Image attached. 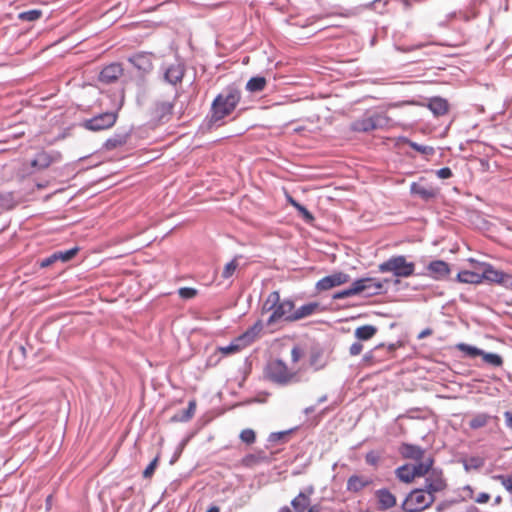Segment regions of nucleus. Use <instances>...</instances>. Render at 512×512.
Returning <instances> with one entry per match:
<instances>
[{
  "instance_id": "f257e3e1",
  "label": "nucleus",
  "mask_w": 512,
  "mask_h": 512,
  "mask_svg": "<svg viewBox=\"0 0 512 512\" xmlns=\"http://www.w3.org/2000/svg\"><path fill=\"white\" fill-rule=\"evenodd\" d=\"M241 99V91L235 85L225 87L213 100L210 109V124H216L229 116Z\"/></svg>"
},
{
  "instance_id": "f03ea898",
  "label": "nucleus",
  "mask_w": 512,
  "mask_h": 512,
  "mask_svg": "<svg viewBox=\"0 0 512 512\" xmlns=\"http://www.w3.org/2000/svg\"><path fill=\"white\" fill-rule=\"evenodd\" d=\"M265 377L279 386H286L298 381L297 373L290 371L281 359H274L266 365Z\"/></svg>"
},
{
  "instance_id": "7ed1b4c3",
  "label": "nucleus",
  "mask_w": 512,
  "mask_h": 512,
  "mask_svg": "<svg viewBox=\"0 0 512 512\" xmlns=\"http://www.w3.org/2000/svg\"><path fill=\"white\" fill-rule=\"evenodd\" d=\"M124 103V91L120 92V102L115 111L103 112L93 116L90 119H85L80 126L86 130L98 132L113 127L118 118V110L121 109Z\"/></svg>"
},
{
  "instance_id": "20e7f679",
  "label": "nucleus",
  "mask_w": 512,
  "mask_h": 512,
  "mask_svg": "<svg viewBox=\"0 0 512 512\" xmlns=\"http://www.w3.org/2000/svg\"><path fill=\"white\" fill-rule=\"evenodd\" d=\"M379 271L391 272L397 278H408L414 274L415 263L407 261L404 255L392 256L379 264Z\"/></svg>"
},
{
  "instance_id": "39448f33",
  "label": "nucleus",
  "mask_w": 512,
  "mask_h": 512,
  "mask_svg": "<svg viewBox=\"0 0 512 512\" xmlns=\"http://www.w3.org/2000/svg\"><path fill=\"white\" fill-rule=\"evenodd\" d=\"M434 501V495H429L424 488H416L405 497L401 509L405 512H421L430 507Z\"/></svg>"
},
{
  "instance_id": "423d86ee",
  "label": "nucleus",
  "mask_w": 512,
  "mask_h": 512,
  "mask_svg": "<svg viewBox=\"0 0 512 512\" xmlns=\"http://www.w3.org/2000/svg\"><path fill=\"white\" fill-rule=\"evenodd\" d=\"M294 309L295 303L291 298L281 299L279 297L275 310L268 317L266 325L272 326L281 320L285 322H294V319H292Z\"/></svg>"
},
{
  "instance_id": "0eeeda50",
  "label": "nucleus",
  "mask_w": 512,
  "mask_h": 512,
  "mask_svg": "<svg viewBox=\"0 0 512 512\" xmlns=\"http://www.w3.org/2000/svg\"><path fill=\"white\" fill-rule=\"evenodd\" d=\"M468 261L475 269L479 270L481 283L487 282L489 284H497L500 286L506 272L495 269L490 263L481 262L474 258H470Z\"/></svg>"
},
{
  "instance_id": "6e6552de",
  "label": "nucleus",
  "mask_w": 512,
  "mask_h": 512,
  "mask_svg": "<svg viewBox=\"0 0 512 512\" xmlns=\"http://www.w3.org/2000/svg\"><path fill=\"white\" fill-rule=\"evenodd\" d=\"M163 80L173 86L181 84L185 75V64L180 60L176 59L174 63L163 65Z\"/></svg>"
},
{
  "instance_id": "1a4fd4ad",
  "label": "nucleus",
  "mask_w": 512,
  "mask_h": 512,
  "mask_svg": "<svg viewBox=\"0 0 512 512\" xmlns=\"http://www.w3.org/2000/svg\"><path fill=\"white\" fill-rule=\"evenodd\" d=\"M388 279L380 280L378 278L366 277L355 280V284L361 285L360 294H364L367 297L381 294L386 291L384 284L388 283Z\"/></svg>"
},
{
  "instance_id": "9d476101",
  "label": "nucleus",
  "mask_w": 512,
  "mask_h": 512,
  "mask_svg": "<svg viewBox=\"0 0 512 512\" xmlns=\"http://www.w3.org/2000/svg\"><path fill=\"white\" fill-rule=\"evenodd\" d=\"M350 281V276L344 272H335L327 275L317 281L315 288L317 291H327Z\"/></svg>"
},
{
  "instance_id": "9b49d317",
  "label": "nucleus",
  "mask_w": 512,
  "mask_h": 512,
  "mask_svg": "<svg viewBox=\"0 0 512 512\" xmlns=\"http://www.w3.org/2000/svg\"><path fill=\"white\" fill-rule=\"evenodd\" d=\"M152 54L147 52H138L128 58V62L135 67L141 75L150 73L153 69L151 59Z\"/></svg>"
},
{
  "instance_id": "f8f14e48",
  "label": "nucleus",
  "mask_w": 512,
  "mask_h": 512,
  "mask_svg": "<svg viewBox=\"0 0 512 512\" xmlns=\"http://www.w3.org/2000/svg\"><path fill=\"white\" fill-rule=\"evenodd\" d=\"M446 486L447 483L442 476V472L436 469H432L429 476L425 478L424 489L429 495H434L436 492L443 491Z\"/></svg>"
},
{
  "instance_id": "ddd939ff",
  "label": "nucleus",
  "mask_w": 512,
  "mask_h": 512,
  "mask_svg": "<svg viewBox=\"0 0 512 512\" xmlns=\"http://www.w3.org/2000/svg\"><path fill=\"white\" fill-rule=\"evenodd\" d=\"M78 251L79 248L76 246L65 251H56L53 254L49 255L48 257L43 258L40 261L39 265L41 268H46L51 266L56 261H62L64 263L68 262L77 255Z\"/></svg>"
},
{
  "instance_id": "4468645a",
  "label": "nucleus",
  "mask_w": 512,
  "mask_h": 512,
  "mask_svg": "<svg viewBox=\"0 0 512 512\" xmlns=\"http://www.w3.org/2000/svg\"><path fill=\"white\" fill-rule=\"evenodd\" d=\"M123 74V68L120 63L114 62L105 66L99 73L98 80L102 84H112L116 82Z\"/></svg>"
},
{
  "instance_id": "2eb2a0df",
  "label": "nucleus",
  "mask_w": 512,
  "mask_h": 512,
  "mask_svg": "<svg viewBox=\"0 0 512 512\" xmlns=\"http://www.w3.org/2000/svg\"><path fill=\"white\" fill-rule=\"evenodd\" d=\"M428 276L437 281L445 280L450 272V266L443 260H433L427 265Z\"/></svg>"
},
{
  "instance_id": "dca6fc26",
  "label": "nucleus",
  "mask_w": 512,
  "mask_h": 512,
  "mask_svg": "<svg viewBox=\"0 0 512 512\" xmlns=\"http://www.w3.org/2000/svg\"><path fill=\"white\" fill-rule=\"evenodd\" d=\"M315 488L313 485H308L299 494L292 499L291 505L295 512H306L310 505V497L314 494Z\"/></svg>"
},
{
  "instance_id": "f3484780",
  "label": "nucleus",
  "mask_w": 512,
  "mask_h": 512,
  "mask_svg": "<svg viewBox=\"0 0 512 512\" xmlns=\"http://www.w3.org/2000/svg\"><path fill=\"white\" fill-rule=\"evenodd\" d=\"M174 103L169 101H156L150 111V116L153 120L163 122L172 114Z\"/></svg>"
},
{
  "instance_id": "a211bd4d",
  "label": "nucleus",
  "mask_w": 512,
  "mask_h": 512,
  "mask_svg": "<svg viewBox=\"0 0 512 512\" xmlns=\"http://www.w3.org/2000/svg\"><path fill=\"white\" fill-rule=\"evenodd\" d=\"M373 130H382L390 126L391 119L381 110H371L366 112Z\"/></svg>"
},
{
  "instance_id": "6ab92c4d",
  "label": "nucleus",
  "mask_w": 512,
  "mask_h": 512,
  "mask_svg": "<svg viewBox=\"0 0 512 512\" xmlns=\"http://www.w3.org/2000/svg\"><path fill=\"white\" fill-rule=\"evenodd\" d=\"M398 451L404 459L415 461H420L425 453V450L421 446L410 443H402Z\"/></svg>"
},
{
  "instance_id": "aec40b11",
  "label": "nucleus",
  "mask_w": 512,
  "mask_h": 512,
  "mask_svg": "<svg viewBox=\"0 0 512 512\" xmlns=\"http://www.w3.org/2000/svg\"><path fill=\"white\" fill-rule=\"evenodd\" d=\"M410 194L414 197H418L423 201L428 202L436 198L438 191L434 189L432 186L425 187L417 182H412L410 185Z\"/></svg>"
},
{
  "instance_id": "412c9836",
  "label": "nucleus",
  "mask_w": 512,
  "mask_h": 512,
  "mask_svg": "<svg viewBox=\"0 0 512 512\" xmlns=\"http://www.w3.org/2000/svg\"><path fill=\"white\" fill-rule=\"evenodd\" d=\"M130 134L131 130H117L104 142L103 148L110 151L126 144Z\"/></svg>"
},
{
  "instance_id": "4be33fe9",
  "label": "nucleus",
  "mask_w": 512,
  "mask_h": 512,
  "mask_svg": "<svg viewBox=\"0 0 512 512\" xmlns=\"http://www.w3.org/2000/svg\"><path fill=\"white\" fill-rule=\"evenodd\" d=\"M375 496L378 501L379 510L386 511L396 505V497L387 488L376 490Z\"/></svg>"
},
{
  "instance_id": "5701e85b",
  "label": "nucleus",
  "mask_w": 512,
  "mask_h": 512,
  "mask_svg": "<svg viewBox=\"0 0 512 512\" xmlns=\"http://www.w3.org/2000/svg\"><path fill=\"white\" fill-rule=\"evenodd\" d=\"M326 365L327 360L324 357L323 349L319 346L312 347L309 352V366L314 371H319L325 368Z\"/></svg>"
},
{
  "instance_id": "b1692460",
  "label": "nucleus",
  "mask_w": 512,
  "mask_h": 512,
  "mask_svg": "<svg viewBox=\"0 0 512 512\" xmlns=\"http://www.w3.org/2000/svg\"><path fill=\"white\" fill-rule=\"evenodd\" d=\"M372 483V480L367 477L359 476L356 474L351 475L346 484V490L353 493H358Z\"/></svg>"
},
{
  "instance_id": "393cba45",
  "label": "nucleus",
  "mask_w": 512,
  "mask_h": 512,
  "mask_svg": "<svg viewBox=\"0 0 512 512\" xmlns=\"http://www.w3.org/2000/svg\"><path fill=\"white\" fill-rule=\"evenodd\" d=\"M427 107L433 113L434 116H443L448 112L449 103L445 98L432 97L429 99Z\"/></svg>"
},
{
  "instance_id": "a878e982",
  "label": "nucleus",
  "mask_w": 512,
  "mask_h": 512,
  "mask_svg": "<svg viewBox=\"0 0 512 512\" xmlns=\"http://www.w3.org/2000/svg\"><path fill=\"white\" fill-rule=\"evenodd\" d=\"M472 269L473 270L459 271L456 276V281L465 284H480L481 277L479 275V270L475 269L473 266Z\"/></svg>"
},
{
  "instance_id": "bb28decb",
  "label": "nucleus",
  "mask_w": 512,
  "mask_h": 512,
  "mask_svg": "<svg viewBox=\"0 0 512 512\" xmlns=\"http://www.w3.org/2000/svg\"><path fill=\"white\" fill-rule=\"evenodd\" d=\"M53 161L54 159L50 153L46 151H40L35 155L34 159L31 160L30 165L33 168L43 170L48 168L53 163Z\"/></svg>"
},
{
  "instance_id": "cd10ccee",
  "label": "nucleus",
  "mask_w": 512,
  "mask_h": 512,
  "mask_svg": "<svg viewBox=\"0 0 512 512\" xmlns=\"http://www.w3.org/2000/svg\"><path fill=\"white\" fill-rule=\"evenodd\" d=\"M196 410V401L191 400L188 403V407L177 411L172 417L171 422H188L194 415Z\"/></svg>"
},
{
  "instance_id": "c85d7f7f",
  "label": "nucleus",
  "mask_w": 512,
  "mask_h": 512,
  "mask_svg": "<svg viewBox=\"0 0 512 512\" xmlns=\"http://www.w3.org/2000/svg\"><path fill=\"white\" fill-rule=\"evenodd\" d=\"M318 308H319V303H317V302H310V303L304 304L301 307H299L298 309H294L292 319H294V322L301 320L305 317L312 315Z\"/></svg>"
},
{
  "instance_id": "c756f323",
  "label": "nucleus",
  "mask_w": 512,
  "mask_h": 512,
  "mask_svg": "<svg viewBox=\"0 0 512 512\" xmlns=\"http://www.w3.org/2000/svg\"><path fill=\"white\" fill-rule=\"evenodd\" d=\"M264 324L261 320H257L243 335H241L236 342L242 341L250 343L259 335L262 331Z\"/></svg>"
},
{
  "instance_id": "7c9ffc66",
  "label": "nucleus",
  "mask_w": 512,
  "mask_h": 512,
  "mask_svg": "<svg viewBox=\"0 0 512 512\" xmlns=\"http://www.w3.org/2000/svg\"><path fill=\"white\" fill-rule=\"evenodd\" d=\"M350 130L358 133L374 131L366 113L361 118L354 120L350 124Z\"/></svg>"
},
{
  "instance_id": "2f4dec72",
  "label": "nucleus",
  "mask_w": 512,
  "mask_h": 512,
  "mask_svg": "<svg viewBox=\"0 0 512 512\" xmlns=\"http://www.w3.org/2000/svg\"><path fill=\"white\" fill-rule=\"evenodd\" d=\"M376 333H377V327L374 325L367 324V325L357 327L354 332V335H355L356 339L359 341H368L371 338H373Z\"/></svg>"
},
{
  "instance_id": "473e14b6",
  "label": "nucleus",
  "mask_w": 512,
  "mask_h": 512,
  "mask_svg": "<svg viewBox=\"0 0 512 512\" xmlns=\"http://www.w3.org/2000/svg\"><path fill=\"white\" fill-rule=\"evenodd\" d=\"M267 80L264 76H253L246 83V90L250 93H258L264 90Z\"/></svg>"
},
{
  "instance_id": "72a5a7b5",
  "label": "nucleus",
  "mask_w": 512,
  "mask_h": 512,
  "mask_svg": "<svg viewBox=\"0 0 512 512\" xmlns=\"http://www.w3.org/2000/svg\"><path fill=\"white\" fill-rule=\"evenodd\" d=\"M432 465H433L432 458H429L425 462L419 461L417 464L413 465L411 468H412V472L414 474V478L422 477V476H425L426 474H428V472L430 470L432 471Z\"/></svg>"
},
{
  "instance_id": "f704fd0d",
  "label": "nucleus",
  "mask_w": 512,
  "mask_h": 512,
  "mask_svg": "<svg viewBox=\"0 0 512 512\" xmlns=\"http://www.w3.org/2000/svg\"><path fill=\"white\" fill-rule=\"evenodd\" d=\"M399 141L409 145L412 149L416 150L417 152H419L421 154H424V155H433L434 154V148L432 146L418 144L414 141H411L407 137H400Z\"/></svg>"
},
{
  "instance_id": "c9c22d12",
  "label": "nucleus",
  "mask_w": 512,
  "mask_h": 512,
  "mask_svg": "<svg viewBox=\"0 0 512 512\" xmlns=\"http://www.w3.org/2000/svg\"><path fill=\"white\" fill-rule=\"evenodd\" d=\"M396 477L404 482L411 483L414 480V474L409 464H404L395 470Z\"/></svg>"
},
{
  "instance_id": "e433bc0d",
  "label": "nucleus",
  "mask_w": 512,
  "mask_h": 512,
  "mask_svg": "<svg viewBox=\"0 0 512 512\" xmlns=\"http://www.w3.org/2000/svg\"><path fill=\"white\" fill-rule=\"evenodd\" d=\"M360 287H362V286L358 285V284L356 285L355 281H354L349 288H346V289H343L341 291L334 293L332 298L334 300H337V299H344V298L352 297L355 295H360V289H359Z\"/></svg>"
},
{
  "instance_id": "4c0bfd02",
  "label": "nucleus",
  "mask_w": 512,
  "mask_h": 512,
  "mask_svg": "<svg viewBox=\"0 0 512 512\" xmlns=\"http://www.w3.org/2000/svg\"><path fill=\"white\" fill-rule=\"evenodd\" d=\"M483 361L492 367H500L503 365V358L501 355L493 352H486L482 350V354H480Z\"/></svg>"
},
{
  "instance_id": "58836bf2",
  "label": "nucleus",
  "mask_w": 512,
  "mask_h": 512,
  "mask_svg": "<svg viewBox=\"0 0 512 512\" xmlns=\"http://www.w3.org/2000/svg\"><path fill=\"white\" fill-rule=\"evenodd\" d=\"M279 300V291H272L265 299L262 306V314L266 312H273Z\"/></svg>"
},
{
  "instance_id": "ea45409f",
  "label": "nucleus",
  "mask_w": 512,
  "mask_h": 512,
  "mask_svg": "<svg viewBox=\"0 0 512 512\" xmlns=\"http://www.w3.org/2000/svg\"><path fill=\"white\" fill-rule=\"evenodd\" d=\"M462 463L464 470L468 472L471 469L478 470L482 468L485 464V460L479 456H471L468 459H464Z\"/></svg>"
},
{
  "instance_id": "a19ab883",
  "label": "nucleus",
  "mask_w": 512,
  "mask_h": 512,
  "mask_svg": "<svg viewBox=\"0 0 512 512\" xmlns=\"http://www.w3.org/2000/svg\"><path fill=\"white\" fill-rule=\"evenodd\" d=\"M456 348L470 358H475L482 354V349L467 343H458Z\"/></svg>"
},
{
  "instance_id": "79ce46f5",
  "label": "nucleus",
  "mask_w": 512,
  "mask_h": 512,
  "mask_svg": "<svg viewBox=\"0 0 512 512\" xmlns=\"http://www.w3.org/2000/svg\"><path fill=\"white\" fill-rule=\"evenodd\" d=\"M490 419V416L486 413L476 414L470 421L469 426L471 429H479L484 427Z\"/></svg>"
},
{
  "instance_id": "37998d69",
  "label": "nucleus",
  "mask_w": 512,
  "mask_h": 512,
  "mask_svg": "<svg viewBox=\"0 0 512 512\" xmlns=\"http://www.w3.org/2000/svg\"><path fill=\"white\" fill-rule=\"evenodd\" d=\"M42 16V11L40 9H32L28 11H23L18 14V19L22 21L33 22L38 20Z\"/></svg>"
},
{
  "instance_id": "c03bdc74",
  "label": "nucleus",
  "mask_w": 512,
  "mask_h": 512,
  "mask_svg": "<svg viewBox=\"0 0 512 512\" xmlns=\"http://www.w3.org/2000/svg\"><path fill=\"white\" fill-rule=\"evenodd\" d=\"M295 429H289L284 431L272 432L268 436V442L277 443V442H286L287 437L294 431Z\"/></svg>"
},
{
  "instance_id": "a18cd8bd",
  "label": "nucleus",
  "mask_w": 512,
  "mask_h": 512,
  "mask_svg": "<svg viewBox=\"0 0 512 512\" xmlns=\"http://www.w3.org/2000/svg\"><path fill=\"white\" fill-rule=\"evenodd\" d=\"M492 478L501 483V485L512 495V475L497 474Z\"/></svg>"
},
{
  "instance_id": "49530a36",
  "label": "nucleus",
  "mask_w": 512,
  "mask_h": 512,
  "mask_svg": "<svg viewBox=\"0 0 512 512\" xmlns=\"http://www.w3.org/2000/svg\"><path fill=\"white\" fill-rule=\"evenodd\" d=\"M238 267L236 258L232 259L230 262H228L223 271H222V278L223 279H229L233 276L234 272L236 271Z\"/></svg>"
},
{
  "instance_id": "de8ad7c7",
  "label": "nucleus",
  "mask_w": 512,
  "mask_h": 512,
  "mask_svg": "<svg viewBox=\"0 0 512 512\" xmlns=\"http://www.w3.org/2000/svg\"><path fill=\"white\" fill-rule=\"evenodd\" d=\"M239 437L242 442L248 445L253 444L256 440V434L254 430L249 428L242 430Z\"/></svg>"
},
{
  "instance_id": "09e8293b",
  "label": "nucleus",
  "mask_w": 512,
  "mask_h": 512,
  "mask_svg": "<svg viewBox=\"0 0 512 512\" xmlns=\"http://www.w3.org/2000/svg\"><path fill=\"white\" fill-rule=\"evenodd\" d=\"M289 201L302 214V216L306 220H313L314 219L312 213L304 205H302L299 202L295 201L291 197L289 198Z\"/></svg>"
},
{
  "instance_id": "8fccbe9b",
  "label": "nucleus",
  "mask_w": 512,
  "mask_h": 512,
  "mask_svg": "<svg viewBox=\"0 0 512 512\" xmlns=\"http://www.w3.org/2000/svg\"><path fill=\"white\" fill-rule=\"evenodd\" d=\"M178 294L182 299L189 300L194 298L198 294V291L192 287H181L178 290Z\"/></svg>"
},
{
  "instance_id": "3c124183",
  "label": "nucleus",
  "mask_w": 512,
  "mask_h": 512,
  "mask_svg": "<svg viewBox=\"0 0 512 512\" xmlns=\"http://www.w3.org/2000/svg\"><path fill=\"white\" fill-rule=\"evenodd\" d=\"M380 461V454L374 450H371L365 455V462L368 465L376 467Z\"/></svg>"
},
{
  "instance_id": "603ef678",
  "label": "nucleus",
  "mask_w": 512,
  "mask_h": 512,
  "mask_svg": "<svg viewBox=\"0 0 512 512\" xmlns=\"http://www.w3.org/2000/svg\"><path fill=\"white\" fill-rule=\"evenodd\" d=\"M158 460H159V457L156 456L149 464L148 466L144 469L143 471V477L144 478H151L152 475L154 474L156 468H157V465H158Z\"/></svg>"
},
{
  "instance_id": "864d4df0",
  "label": "nucleus",
  "mask_w": 512,
  "mask_h": 512,
  "mask_svg": "<svg viewBox=\"0 0 512 512\" xmlns=\"http://www.w3.org/2000/svg\"><path fill=\"white\" fill-rule=\"evenodd\" d=\"M219 350L224 355H230L240 350V344L231 342L229 345L220 347Z\"/></svg>"
},
{
  "instance_id": "5fc2aeb1",
  "label": "nucleus",
  "mask_w": 512,
  "mask_h": 512,
  "mask_svg": "<svg viewBox=\"0 0 512 512\" xmlns=\"http://www.w3.org/2000/svg\"><path fill=\"white\" fill-rule=\"evenodd\" d=\"M302 356H303L302 349L298 345L293 346V348L291 350V361L293 363H297L302 358Z\"/></svg>"
},
{
  "instance_id": "6e6d98bb",
  "label": "nucleus",
  "mask_w": 512,
  "mask_h": 512,
  "mask_svg": "<svg viewBox=\"0 0 512 512\" xmlns=\"http://www.w3.org/2000/svg\"><path fill=\"white\" fill-rule=\"evenodd\" d=\"M436 175L440 179H449L453 176V172L449 167H442L436 171Z\"/></svg>"
},
{
  "instance_id": "4d7b16f0",
  "label": "nucleus",
  "mask_w": 512,
  "mask_h": 512,
  "mask_svg": "<svg viewBox=\"0 0 512 512\" xmlns=\"http://www.w3.org/2000/svg\"><path fill=\"white\" fill-rule=\"evenodd\" d=\"M362 350L363 345L361 344V341L357 340L350 346L349 353L351 356H357L362 352Z\"/></svg>"
},
{
  "instance_id": "13d9d810",
  "label": "nucleus",
  "mask_w": 512,
  "mask_h": 512,
  "mask_svg": "<svg viewBox=\"0 0 512 512\" xmlns=\"http://www.w3.org/2000/svg\"><path fill=\"white\" fill-rule=\"evenodd\" d=\"M500 286L505 289L512 290V273H505Z\"/></svg>"
},
{
  "instance_id": "bf43d9fd",
  "label": "nucleus",
  "mask_w": 512,
  "mask_h": 512,
  "mask_svg": "<svg viewBox=\"0 0 512 512\" xmlns=\"http://www.w3.org/2000/svg\"><path fill=\"white\" fill-rule=\"evenodd\" d=\"M491 496L489 493L481 492L476 498L475 502L478 504L487 503L490 500Z\"/></svg>"
},
{
  "instance_id": "052dcab7",
  "label": "nucleus",
  "mask_w": 512,
  "mask_h": 512,
  "mask_svg": "<svg viewBox=\"0 0 512 512\" xmlns=\"http://www.w3.org/2000/svg\"><path fill=\"white\" fill-rule=\"evenodd\" d=\"M456 502H457L456 500L455 501H451V502H448V501L441 502V503H439L436 506V511L437 512H443V511H445L449 507L450 504L456 503Z\"/></svg>"
},
{
  "instance_id": "680f3d73",
  "label": "nucleus",
  "mask_w": 512,
  "mask_h": 512,
  "mask_svg": "<svg viewBox=\"0 0 512 512\" xmlns=\"http://www.w3.org/2000/svg\"><path fill=\"white\" fill-rule=\"evenodd\" d=\"M504 417H505V422H506L507 427L512 429V412H510V411L504 412Z\"/></svg>"
},
{
  "instance_id": "e2e57ef3",
  "label": "nucleus",
  "mask_w": 512,
  "mask_h": 512,
  "mask_svg": "<svg viewBox=\"0 0 512 512\" xmlns=\"http://www.w3.org/2000/svg\"><path fill=\"white\" fill-rule=\"evenodd\" d=\"M433 333V330L431 328H426L424 330H422L419 334H418V339H423L427 336H430L431 334Z\"/></svg>"
},
{
  "instance_id": "0e129e2a",
  "label": "nucleus",
  "mask_w": 512,
  "mask_h": 512,
  "mask_svg": "<svg viewBox=\"0 0 512 512\" xmlns=\"http://www.w3.org/2000/svg\"><path fill=\"white\" fill-rule=\"evenodd\" d=\"M463 491L467 492V497L468 498H472L473 497L474 490H473V488L470 485H465L463 487Z\"/></svg>"
},
{
  "instance_id": "69168bd1",
  "label": "nucleus",
  "mask_w": 512,
  "mask_h": 512,
  "mask_svg": "<svg viewBox=\"0 0 512 512\" xmlns=\"http://www.w3.org/2000/svg\"><path fill=\"white\" fill-rule=\"evenodd\" d=\"M374 358V350H370L367 353H365L363 357V361L368 362L371 361Z\"/></svg>"
},
{
  "instance_id": "338daca9",
  "label": "nucleus",
  "mask_w": 512,
  "mask_h": 512,
  "mask_svg": "<svg viewBox=\"0 0 512 512\" xmlns=\"http://www.w3.org/2000/svg\"><path fill=\"white\" fill-rule=\"evenodd\" d=\"M421 47H423V44H417V45L409 46V47H406V48H402L401 50L403 52H410V51H413L415 49H419Z\"/></svg>"
},
{
  "instance_id": "774afa93",
  "label": "nucleus",
  "mask_w": 512,
  "mask_h": 512,
  "mask_svg": "<svg viewBox=\"0 0 512 512\" xmlns=\"http://www.w3.org/2000/svg\"><path fill=\"white\" fill-rule=\"evenodd\" d=\"M307 512H319V506L318 505H309V507L306 509Z\"/></svg>"
}]
</instances>
